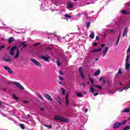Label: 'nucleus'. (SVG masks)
Returning a JSON list of instances; mask_svg holds the SVG:
<instances>
[{"label": "nucleus", "instance_id": "a211bd4d", "mask_svg": "<svg viewBox=\"0 0 130 130\" xmlns=\"http://www.w3.org/2000/svg\"><path fill=\"white\" fill-rule=\"evenodd\" d=\"M121 35V33L120 32V34H119V36L118 37V39L117 40V42H116V43L115 44V45H116V46L118 45V43H119V40L120 39V35Z\"/></svg>", "mask_w": 130, "mask_h": 130}, {"label": "nucleus", "instance_id": "774afa93", "mask_svg": "<svg viewBox=\"0 0 130 130\" xmlns=\"http://www.w3.org/2000/svg\"><path fill=\"white\" fill-rule=\"evenodd\" d=\"M23 50V48L22 47V48L20 49V51H22Z\"/></svg>", "mask_w": 130, "mask_h": 130}, {"label": "nucleus", "instance_id": "1a4fd4ad", "mask_svg": "<svg viewBox=\"0 0 130 130\" xmlns=\"http://www.w3.org/2000/svg\"><path fill=\"white\" fill-rule=\"evenodd\" d=\"M4 69L5 70H6V71H7V72H8L9 74H13V71L12 70V69H11V68H10V67L8 66H5L4 67Z\"/></svg>", "mask_w": 130, "mask_h": 130}, {"label": "nucleus", "instance_id": "412c9836", "mask_svg": "<svg viewBox=\"0 0 130 130\" xmlns=\"http://www.w3.org/2000/svg\"><path fill=\"white\" fill-rule=\"evenodd\" d=\"M102 49L100 48V49H95V50H93L91 51V52H98L99 51H101Z\"/></svg>", "mask_w": 130, "mask_h": 130}, {"label": "nucleus", "instance_id": "5fc2aeb1", "mask_svg": "<svg viewBox=\"0 0 130 130\" xmlns=\"http://www.w3.org/2000/svg\"><path fill=\"white\" fill-rule=\"evenodd\" d=\"M82 85H83V87H86V84H85V83H84V82H82Z\"/></svg>", "mask_w": 130, "mask_h": 130}, {"label": "nucleus", "instance_id": "dca6fc26", "mask_svg": "<svg viewBox=\"0 0 130 130\" xmlns=\"http://www.w3.org/2000/svg\"><path fill=\"white\" fill-rule=\"evenodd\" d=\"M66 105L67 106H69V93H68L66 95Z\"/></svg>", "mask_w": 130, "mask_h": 130}, {"label": "nucleus", "instance_id": "2eb2a0df", "mask_svg": "<svg viewBox=\"0 0 130 130\" xmlns=\"http://www.w3.org/2000/svg\"><path fill=\"white\" fill-rule=\"evenodd\" d=\"M126 35H127V27H125L124 30V32L123 34V37H124V36H126Z\"/></svg>", "mask_w": 130, "mask_h": 130}, {"label": "nucleus", "instance_id": "8fccbe9b", "mask_svg": "<svg viewBox=\"0 0 130 130\" xmlns=\"http://www.w3.org/2000/svg\"><path fill=\"white\" fill-rule=\"evenodd\" d=\"M59 75H61V76H62V75H63V72H61V71H59Z\"/></svg>", "mask_w": 130, "mask_h": 130}, {"label": "nucleus", "instance_id": "680f3d73", "mask_svg": "<svg viewBox=\"0 0 130 130\" xmlns=\"http://www.w3.org/2000/svg\"><path fill=\"white\" fill-rule=\"evenodd\" d=\"M85 112H88V109H85Z\"/></svg>", "mask_w": 130, "mask_h": 130}, {"label": "nucleus", "instance_id": "473e14b6", "mask_svg": "<svg viewBox=\"0 0 130 130\" xmlns=\"http://www.w3.org/2000/svg\"><path fill=\"white\" fill-rule=\"evenodd\" d=\"M64 17H66V18H72V16L71 15H68V14H65L64 15Z\"/></svg>", "mask_w": 130, "mask_h": 130}, {"label": "nucleus", "instance_id": "9b49d317", "mask_svg": "<svg viewBox=\"0 0 130 130\" xmlns=\"http://www.w3.org/2000/svg\"><path fill=\"white\" fill-rule=\"evenodd\" d=\"M45 97L48 99V100H49V101H52V98H51V96H50L49 94L46 93L45 94Z\"/></svg>", "mask_w": 130, "mask_h": 130}, {"label": "nucleus", "instance_id": "4468645a", "mask_svg": "<svg viewBox=\"0 0 130 130\" xmlns=\"http://www.w3.org/2000/svg\"><path fill=\"white\" fill-rule=\"evenodd\" d=\"M74 7V4L73 3L70 2L68 4L67 9H72Z\"/></svg>", "mask_w": 130, "mask_h": 130}, {"label": "nucleus", "instance_id": "f8f14e48", "mask_svg": "<svg viewBox=\"0 0 130 130\" xmlns=\"http://www.w3.org/2000/svg\"><path fill=\"white\" fill-rule=\"evenodd\" d=\"M19 46H22V48H26L27 47V45L25 44L24 42H21Z\"/></svg>", "mask_w": 130, "mask_h": 130}, {"label": "nucleus", "instance_id": "69168bd1", "mask_svg": "<svg viewBox=\"0 0 130 130\" xmlns=\"http://www.w3.org/2000/svg\"><path fill=\"white\" fill-rule=\"evenodd\" d=\"M107 84H109V80H107Z\"/></svg>", "mask_w": 130, "mask_h": 130}, {"label": "nucleus", "instance_id": "f3484780", "mask_svg": "<svg viewBox=\"0 0 130 130\" xmlns=\"http://www.w3.org/2000/svg\"><path fill=\"white\" fill-rule=\"evenodd\" d=\"M15 40V39L13 37L9 38L8 39V42L9 44H11L12 42H14V41Z\"/></svg>", "mask_w": 130, "mask_h": 130}, {"label": "nucleus", "instance_id": "58836bf2", "mask_svg": "<svg viewBox=\"0 0 130 130\" xmlns=\"http://www.w3.org/2000/svg\"><path fill=\"white\" fill-rule=\"evenodd\" d=\"M38 45H40V43H38L34 44V46H38Z\"/></svg>", "mask_w": 130, "mask_h": 130}, {"label": "nucleus", "instance_id": "7ed1b4c3", "mask_svg": "<svg viewBox=\"0 0 130 130\" xmlns=\"http://www.w3.org/2000/svg\"><path fill=\"white\" fill-rule=\"evenodd\" d=\"M39 58H40V59H42V60H44L45 61H47L48 62H49V59L51 58V57L50 56L45 54V55H39Z\"/></svg>", "mask_w": 130, "mask_h": 130}, {"label": "nucleus", "instance_id": "cd10ccee", "mask_svg": "<svg viewBox=\"0 0 130 130\" xmlns=\"http://www.w3.org/2000/svg\"><path fill=\"white\" fill-rule=\"evenodd\" d=\"M61 91L62 92V94H64L66 93V90H64V88H61Z\"/></svg>", "mask_w": 130, "mask_h": 130}, {"label": "nucleus", "instance_id": "09e8293b", "mask_svg": "<svg viewBox=\"0 0 130 130\" xmlns=\"http://www.w3.org/2000/svg\"><path fill=\"white\" fill-rule=\"evenodd\" d=\"M97 45H98L97 43H94L92 44L93 46H97Z\"/></svg>", "mask_w": 130, "mask_h": 130}, {"label": "nucleus", "instance_id": "f704fd0d", "mask_svg": "<svg viewBox=\"0 0 130 130\" xmlns=\"http://www.w3.org/2000/svg\"><path fill=\"white\" fill-rule=\"evenodd\" d=\"M130 52V46L128 47V49L127 50V55H128V53H129Z\"/></svg>", "mask_w": 130, "mask_h": 130}, {"label": "nucleus", "instance_id": "c85d7f7f", "mask_svg": "<svg viewBox=\"0 0 130 130\" xmlns=\"http://www.w3.org/2000/svg\"><path fill=\"white\" fill-rule=\"evenodd\" d=\"M124 112L128 113L130 112V109H125L124 110Z\"/></svg>", "mask_w": 130, "mask_h": 130}, {"label": "nucleus", "instance_id": "603ef678", "mask_svg": "<svg viewBox=\"0 0 130 130\" xmlns=\"http://www.w3.org/2000/svg\"><path fill=\"white\" fill-rule=\"evenodd\" d=\"M105 46V45L104 44H102L101 46V47H102V48H103V47H104Z\"/></svg>", "mask_w": 130, "mask_h": 130}, {"label": "nucleus", "instance_id": "9d476101", "mask_svg": "<svg viewBox=\"0 0 130 130\" xmlns=\"http://www.w3.org/2000/svg\"><path fill=\"white\" fill-rule=\"evenodd\" d=\"M108 49H109V48L108 47H107L105 49H104L103 53V57L105 56L106 55V54L107 53V51H108Z\"/></svg>", "mask_w": 130, "mask_h": 130}, {"label": "nucleus", "instance_id": "a18cd8bd", "mask_svg": "<svg viewBox=\"0 0 130 130\" xmlns=\"http://www.w3.org/2000/svg\"><path fill=\"white\" fill-rule=\"evenodd\" d=\"M105 84H106V80H103V84L104 85Z\"/></svg>", "mask_w": 130, "mask_h": 130}, {"label": "nucleus", "instance_id": "ea45409f", "mask_svg": "<svg viewBox=\"0 0 130 130\" xmlns=\"http://www.w3.org/2000/svg\"><path fill=\"white\" fill-rule=\"evenodd\" d=\"M80 76H81L82 79H84V73L80 74Z\"/></svg>", "mask_w": 130, "mask_h": 130}, {"label": "nucleus", "instance_id": "ddd939ff", "mask_svg": "<svg viewBox=\"0 0 130 130\" xmlns=\"http://www.w3.org/2000/svg\"><path fill=\"white\" fill-rule=\"evenodd\" d=\"M55 101L59 104V105H61V100H60V98L59 96H58L56 98Z\"/></svg>", "mask_w": 130, "mask_h": 130}, {"label": "nucleus", "instance_id": "c9c22d12", "mask_svg": "<svg viewBox=\"0 0 130 130\" xmlns=\"http://www.w3.org/2000/svg\"><path fill=\"white\" fill-rule=\"evenodd\" d=\"M56 63H57L58 67H60V62H59V61L58 60H57L56 61Z\"/></svg>", "mask_w": 130, "mask_h": 130}, {"label": "nucleus", "instance_id": "bf43d9fd", "mask_svg": "<svg viewBox=\"0 0 130 130\" xmlns=\"http://www.w3.org/2000/svg\"><path fill=\"white\" fill-rule=\"evenodd\" d=\"M123 90H125L124 88H123V89L120 90V92H122V91H123Z\"/></svg>", "mask_w": 130, "mask_h": 130}, {"label": "nucleus", "instance_id": "49530a36", "mask_svg": "<svg viewBox=\"0 0 130 130\" xmlns=\"http://www.w3.org/2000/svg\"><path fill=\"white\" fill-rule=\"evenodd\" d=\"M47 50H51V49H52V48H50V47H47L46 49Z\"/></svg>", "mask_w": 130, "mask_h": 130}, {"label": "nucleus", "instance_id": "393cba45", "mask_svg": "<svg viewBox=\"0 0 130 130\" xmlns=\"http://www.w3.org/2000/svg\"><path fill=\"white\" fill-rule=\"evenodd\" d=\"M117 75L118 76H120V75H121V68H119L118 72L117 73Z\"/></svg>", "mask_w": 130, "mask_h": 130}, {"label": "nucleus", "instance_id": "0e129e2a", "mask_svg": "<svg viewBox=\"0 0 130 130\" xmlns=\"http://www.w3.org/2000/svg\"><path fill=\"white\" fill-rule=\"evenodd\" d=\"M106 36H107V34L104 35V37H105Z\"/></svg>", "mask_w": 130, "mask_h": 130}, {"label": "nucleus", "instance_id": "4c0bfd02", "mask_svg": "<svg viewBox=\"0 0 130 130\" xmlns=\"http://www.w3.org/2000/svg\"><path fill=\"white\" fill-rule=\"evenodd\" d=\"M90 91H91V92H94V91H95V89H94V88H93V87L90 86Z\"/></svg>", "mask_w": 130, "mask_h": 130}, {"label": "nucleus", "instance_id": "4d7b16f0", "mask_svg": "<svg viewBox=\"0 0 130 130\" xmlns=\"http://www.w3.org/2000/svg\"><path fill=\"white\" fill-rule=\"evenodd\" d=\"M103 80V77H101L99 79V81H102Z\"/></svg>", "mask_w": 130, "mask_h": 130}, {"label": "nucleus", "instance_id": "0eeeda50", "mask_svg": "<svg viewBox=\"0 0 130 130\" xmlns=\"http://www.w3.org/2000/svg\"><path fill=\"white\" fill-rule=\"evenodd\" d=\"M3 59L5 60V61H6V62H11L12 61V59H11V57L10 56L6 55L3 57Z\"/></svg>", "mask_w": 130, "mask_h": 130}, {"label": "nucleus", "instance_id": "f03ea898", "mask_svg": "<svg viewBox=\"0 0 130 130\" xmlns=\"http://www.w3.org/2000/svg\"><path fill=\"white\" fill-rule=\"evenodd\" d=\"M54 119L55 120H59L60 122H69V121H70V119L64 117H62L60 116H55Z\"/></svg>", "mask_w": 130, "mask_h": 130}, {"label": "nucleus", "instance_id": "3c124183", "mask_svg": "<svg viewBox=\"0 0 130 130\" xmlns=\"http://www.w3.org/2000/svg\"><path fill=\"white\" fill-rule=\"evenodd\" d=\"M100 38L99 37V36H96L95 38V40H99Z\"/></svg>", "mask_w": 130, "mask_h": 130}, {"label": "nucleus", "instance_id": "20e7f679", "mask_svg": "<svg viewBox=\"0 0 130 130\" xmlns=\"http://www.w3.org/2000/svg\"><path fill=\"white\" fill-rule=\"evenodd\" d=\"M128 59H129V55L126 56L125 60V70L126 71H129V63H128Z\"/></svg>", "mask_w": 130, "mask_h": 130}, {"label": "nucleus", "instance_id": "423d86ee", "mask_svg": "<svg viewBox=\"0 0 130 130\" xmlns=\"http://www.w3.org/2000/svg\"><path fill=\"white\" fill-rule=\"evenodd\" d=\"M121 126L120 122H116L115 123L113 124V128L114 129H117L118 127Z\"/></svg>", "mask_w": 130, "mask_h": 130}, {"label": "nucleus", "instance_id": "39448f33", "mask_svg": "<svg viewBox=\"0 0 130 130\" xmlns=\"http://www.w3.org/2000/svg\"><path fill=\"white\" fill-rule=\"evenodd\" d=\"M8 84H14V85H16L18 87V88H19L20 90H25V88L21 85L19 83H18L17 82H8Z\"/></svg>", "mask_w": 130, "mask_h": 130}, {"label": "nucleus", "instance_id": "a19ab883", "mask_svg": "<svg viewBox=\"0 0 130 130\" xmlns=\"http://www.w3.org/2000/svg\"><path fill=\"white\" fill-rule=\"evenodd\" d=\"M38 96L39 98L43 100V98L41 96V95L38 94Z\"/></svg>", "mask_w": 130, "mask_h": 130}, {"label": "nucleus", "instance_id": "052dcab7", "mask_svg": "<svg viewBox=\"0 0 130 130\" xmlns=\"http://www.w3.org/2000/svg\"><path fill=\"white\" fill-rule=\"evenodd\" d=\"M58 83L60 84V85H62V83H61V82L59 81Z\"/></svg>", "mask_w": 130, "mask_h": 130}, {"label": "nucleus", "instance_id": "c756f323", "mask_svg": "<svg viewBox=\"0 0 130 130\" xmlns=\"http://www.w3.org/2000/svg\"><path fill=\"white\" fill-rule=\"evenodd\" d=\"M90 22H86V28L87 29H89V27H90Z\"/></svg>", "mask_w": 130, "mask_h": 130}, {"label": "nucleus", "instance_id": "4be33fe9", "mask_svg": "<svg viewBox=\"0 0 130 130\" xmlns=\"http://www.w3.org/2000/svg\"><path fill=\"white\" fill-rule=\"evenodd\" d=\"M94 76H99L100 75V70H97L94 74Z\"/></svg>", "mask_w": 130, "mask_h": 130}, {"label": "nucleus", "instance_id": "f257e3e1", "mask_svg": "<svg viewBox=\"0 0 130 130\" xmlns=\"http://www.w3.org/2000/svg\"><path fill=\"white\" fill-rule=\"evenodd\" d=\"M16 53L15 56H14V58H18L20 55V51L18 49V46L17 45L13 46L10 50V55H15V53H14V51H16Z\"/></svg>", "mask_w": 130, "mask_h": 130}, {"label": "nucleus", "instance_id": "5701e85b", "mask_svg": "<svg viewBox=\"0 0 130 130\" xmlns=\"http://www.w3.org/2000/svg\"><path fill=\"white\" fill-rule=\"evenodd\" d=\"M76 95L77 97L83 98V94L79 92H76Z\"/></svg>", "mask_w": 130, "mask_h": 130}, {"label": "nucleus", "instance_id": "bb28decb", "mask_svg": "<svg viewBox=\"0 0 130 130\" xmlns=\"http://www.w3.org/2000/svg\"><path fill=\"white\" fill-rule=\"evenodd\" d=\"M126 121H127V120H125L123 121V122H122V123L120 122L121 126L124 125V124H125V123H126Z\"/></svg>", "mask_w": 130, "mask_h": 130}, {"label": "nucleus", "instance_id": "e433bc0d", "mask_svg": "<svg viewBox=\"0 0 130 130\" xmlns=\"http://www.w3.org/2000/svg\"><path fill=\"white\" fill-rule=\"evenodd\" d=\"M129 88H130V84H129V85H128L127 86L125 87L124 88V89L125 90H126V89H129Z\"/></svg>", "mask_w": 130, "mask_h": 130}, {"label": "nucleus", "instance_id": "13d9d810", "mask_svg": "<svg viewBox=\"0 0 130 130\" xmlns=\"http://www.w3.org/2000/svg\"><path fill=\"white\" fill-rule=\"evenodd\" d=\"M40 110H41L42 111H43V110H44V108H42L40 109Z\"/></svg>", "mask_w": 130, "mask_h": 130}, {"label": "nucleus", "instance_id": "a878e982", "mask_svg": "<svg viewBox=\"0 0 130 130\" xmlns=\"http://www.w3.org/2000/svg\"><path fill=\"white\" fill-rule=\"evenodd\" d=\"M13 98L14 99H15V100H16V101H17V100H18L19 98L18 97H17V96H16V95L13 94Z\"/></svg>", "mask_w": 130, "mask_h": 130}, {"label": "nucleus", "instance_id": "6e6552de", "mask_svg": "<svg viewBox=\"0 0 130 130\" xmlns=\"http://www.w3.org/2000/svg\"><path fill=\"white\" fill-rule=\"evenodd\" d=\"M31 60L32 62L36 64V66H37L38 67H41V63H39V62L37 61L36 60L34 59H31Z\"/></svg>", "mask_w": 130, "mask_h": 130}, {"label": "nucleus", "instance_id": "7c9ffc66", "mask_svg": "<svg viewBox=\"0 0 130 130\" xmlns=\"http://www.w3.org/2000/svg\"><path fill=\"white\" fill-rule=\"evenodd\" d=\"M20 126L22 129H25V126H24V124H20Z\"/></svg>", "mask_w": 130, "mask_h": 130}, {"label": "nucleus", "instance_id": "6e6d98bb", "mask_svg": "<svg viewBox=\"0 0 130 130\" xmlns=\"http://www.w3.org/2000/svg\"><path fill=\"white\" fill-rule=\"evenodd\" d=\"M23 102L25 103V104H27V103H28V101H24Z\"/></svg>", "mask_w": 130, "mask_h": 130}, {"label": "nucleus", "instance_id": "b1692460", "mask_svg": "<svg viewBox=\"0 0 130 130\" xmlns=\"http://www.w3.org/2000/svg\"><path fill=\"white\" fill-rule=\"evenodd\" d=\"M79 74H83V68H82V67H80L79 68Z\"/></svg>", "mask_w": 130, "mask_h": 130}, {"label": "nucleus", "instance_id": "c03bdc74", "mask_svg": "<svg viewBox=\"0 0 130 130\" xmlns=\"http://www.w3.org/2000/svg\"><path fill=\"white\" fill-rule=\"evenodd\" d=\"M5 48V46H1L0 47V50H2V49H4Z\"/></svg>", "mask_w": 130, "mask_h": 130}, {"label": "nucleus", "instance_id": "e2e57ef3", "mask_svg": "<svg viewBox=\"0 0 130 130\" xmlns=\"http://www.w3.org/2000/svg\"><path fill=\"white\" fill-rule=\"evenodd\" d=\"M89 81H90V82H91V81H93V79H91V78H89Z\"/></svg>", "mask_w": 130, "mask_h": 130}, {"label": "nucleus", "instance_id": "79ce46f5", "mask_svg": "<svg viewBox=\"0 0 130 130\" xmlns=\"http://www.w3.org/2000/svg\"><path fill=\"white\" fill-rule=\"evenodd\" d=\"M93 94L94 96H97V95L99 94V93H98V92H95V93L93 92Z\"/></svg>", "mask_w": 130, "mask_h": 130}, {"label": "nucleus", "instance_id": "37998d69", "mask_svg": "<svg viewBox=\"0 0 130 130\" xmlns=\"http://www.w3.org/2000/svg\"><path fill=\"white\" fill-rule=\"evenodd\" d=\"M58 78H59V80H60V81H63V80H64L63 78H62L60 76H59Z\"/></svg>", "mask_w": 130, "mask_h": 130}, {"label": "nucleus", "instance_id": "864d4df0", "mask_svg": "<svg viewBox=\"0 0 130 130\" xmlns=\"http://www.w3.org/2000/svg\"><path fill=\"white\" fill-rule=\"evenodd\" d=\"M91 85H92V86H93V87H96V85H95V84H94V83H91Z\"/></svg>", "mask_w": 130, "mask_h": 130}, {"label": "nucleus", "instance_id": "6ab92c4d", "mask_svg": "<svg viewBox=\"0 0 130 130\" xmlns=\"http://www.w3.org/2000/svg\"><path fill=\"white\" fill-rule=\"evenodd\" d=\"M123 15H128L130 14L129 12H127L125 10L120 11Z\"/></svg>", "mask_w": 130, "mask_h": 130}, {"label": "nucleus", "instance_id": "2f4dec72", "mask_svg": "<svg viewBox=\"0 0 130 130\" xmlns=\"http://www.w3.org/2000/svg\"><path fill=\"white\" fill-rule=\"evenodd\" d=\"M44 125L46 127H48V128H49V129H50V128H51V127H52V126L51 125H47L46 124H44Z\"/></svg>", "mask_w": 130, "mask_h": 130}, {"label": "nucleus", "instance_id": "aec40b11", "mask_svg": "<svg viewBox=\"0 0 130 130\" xmlns=\"http://www.w3.org/2000/svg\"><path fill=\"white\" fill-rule=\"evenodd\" d=\"M95 36V34H94V32H91V34L89 35L90 38H91V39H94V37Z\"/></svg>", "mask_w": 130, "mask_h": 130}, {"label": "nucleus", "instance_id": "de8ad7c7", "mask_svg": "<svg viewBox=\"0 0 130 130\" xmlns=\"http://www.w3.org/2000/svg\"><path fill=\"white\" fill-rule=\"evenodd\" d=\"M109 32H110V33H113V32H114V30H113V29H110L109 30Z\"/></svg>", "mask_w": 130, "mask_h": 130}, {"label": "nucleus", "instance_id": "72a5a7b5", "mask_svg": "<svg viewBox=\"0 0 130 130\" xmlns=\"http://www.w3.org/2000/svg\"><path fill=\"white\" fill-rule=\"evenodd\" d=\"M95 88H98V89H99L100 90L102 89V87H101V86H99V85H96Z\"/></svg>", "mask_w": 130, "mask_h": 130}, {"label": "nucleus", "instance_id": "338daca9", "mask_svg": "<svg viewBox=\"0 0 130 130\" xmlns=\"http://www.w3.org/2000/svg\"><path fill=\"white\" fill-rule=\"evenodd\" d=\"M27 116L28 117H30V115H27Z\"/></svg>", "mask_w": 130, "mask_h": 130}]
</instances>
